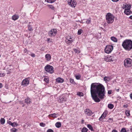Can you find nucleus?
Instances as JSON below:
<instances>
[{"instance_id": "c03bdc74", "label": "nucleus", "mask_w": 132, "mask_h": 132, "mask_svg": "<svg viewBox=\"0 0 132 132\" xmlns=\"http://www.w3.org/2000/svg\"><path fill=\"white\" fill-rule=\"evenodd\" d=\"M46 132H54V131L51 129H48Z\"/></svg>"}, {"instance_id": "49530a36", "label": "nucleus", "mask_w": 132, "mask_h": 132, "mask_svg": "<svg viewBox=\"0 0 132 132\" xmlns=\"http://www.w3.org/2000/svg\"><path fill=\"white\" fill-rule=\"evenodd\" d=\"M52 40H51L50 38H48L47 39V41L48 42H51Z\"/></svg>"}, {"instance_id": "f3484780", "label": "nucleus", "mask_w": 132, "mask_h": 132, "mask_svg": "<svg viewBox=\"0 0 132 132\" xmlns=\"http://www.w3.org/2000/svg\"><path fill=\"white\" fill-rule=\"evenodd\" d=\"M31 102V99L29 97H27L25 100V102L27 105L30 104Z\"/></svg>"}, {"instance_id": "423d86ee", "label": "nucleus", "mask_w": 132, "mask_h": 132, "mask_svg": "<svg viewBox=\"0 0 132 132\" xmlns=\"http://www.w3.org/2000/svg\"><path fill=\"white\" fill-rule=\"evenodd\" d=\"M115 56L114 54L112 55L111 56L108 55L105 57L104 59L107 62L113 61L114 60Z\"/></svg>"}, {"instance_id": "a18cd8bd", "label": "nucleus", "mask_w": 132, "mask_h": 132, "mask_svg": "<svg viewBox=\"0 0 132 132\" xmlns=\"http://www.w3.org/2000/svg\"><path fill=\"white\" fill-rule=\"evenodd\" d=\"M90 22V20H87L86 21V23L87 24H89Z\"/></svg>"}, {"instance_id": "bb28decb", "label": "nucleus", "mask_w": 132, "mask_h": 132, "mask_svg": "<svg viewBox=\"0 0 132 132\" xmlns=\"http://www.w3.org/2000/svg\"><path fill=\"white\" fill-rule=\"evenodd\" d=\"M108 107L110 109H112L114 107V105L112 104H110L108 105Z\"/></svg>"}, {"instance_id": "5fc2aeb1", "label": "nucleus", "mask_w": 132, "mask_h": 132, "mask_svg": "<svg viewBox=\"0 0 132 132\" xmlns=\"http://www.w3.org/2000/svg\"><path fill=\"white\" fill-rule=\"evenodd\" d=\"M113 2H116L118 1L119 0H112Z\"/></svg>"}, {"instance_id": "a878e982", "label": "nucleus", "mask_w": 132, "mask_h": 132, "mask_svg": "<svg viewBox=\"0 0 132 132\" xmlns=\"http://www.w3.org/2000/svg\"><path fill=\"white\" fill-rule=\"evenodd\" d=\"M49 117H52L53 118H56L57 117L56 114L55 113H54L52 114H49L48 116Z\"/></svg>"}, {"instance_id": "2f4dec72", "label": "nucleus", "mask_w": 132, "mask_h": 132, "mask_svg": "<svg viewBox=\"0 0 132 132\" xmlns=\"http://www.w3.org/2000/svg\"><path fill=\"white\" fill-rule=\"evenodd\" d=\"M77 54L79 53L80 52V51L79 50L75 49L73 50Z\"/></svg>"}, {"instance_id": "72a5a7b5", "label": "nucleus", "mask_w": 132, "mask_h": 132, "mask_svg": "<svg viewBox=\"0 0 132 132\" xmlns=\"http://www.w3.org/2000/svg\"><path fill=\"white\" fill-rule=\"evenodd\" d=\"M127 116H130V111L128 110H127L125 112Z\"/></svg>"}, {"instance_id": "37998d69", "label": "nucleus", "mask_w": 132, "mask_h": 132, "mask_svg": "<svg viewBox=\"0 0 132 132\" xmlns=\"http://www.w3.org/2000/svg\"><path fill=\"white\" fill-rule=\"evenodd\" d=\"M126 130L125 128H122L120 132H126Z\"/></svg>"}, {"instance_id": "9b49d317", "label": "nucleus", "mask_w": 132, "mask_h": 132, "mask_svg": "<svg viewBox=\"0 0 132 132\" xmlns=\"http://www.w3.org/2000/svg\"><path fill=\"white\" fill-rule=\"evenodd\" d=\"M68 4L72 7H74L76 6V2L74 0H71L70 1L69 0L68 2Z\"/></svg>"}, {"instance_id": "f03ea898", "label": "nucleus", "mask_w": 132, "mask_h": 132, "mask_svg": "<svg viewBox=\"0 0 132 132\" xmlns=\"http://www.w3.org/2000/svg\"><path fill=\"white\" fill-rule=\"evenodd\" d=\"M122 45L125 50L129 51L132 49V41L130 39H126L122 42Z\"/></svg>"}, {"instance_id": "4d7b16f0", "label": "nucleus", "mask_w": 132, "mask_h": 132, "mask_svg": "<svg viewBox=\"0 0 132 132\" xmlns=\"http://www.w3.org/2000/svg\"><path fill=\"white\" fill-rule=\"evenodd\" d=\"M123 107L126 108L127 107V106L125 105H124L123 106Z\"/></svg>"}, {"instance_id": "bf43d9fd", "label": "nucleus", "mask_w": 132, "mask_h": 132, "mask_svg": "<svg viewBox=\"0 0 132 132\" xmlns=\"http://www.w3.org/2000/svg\"><path fill=\"white\" fill-rule=\"evenodd\" d=\"M130 131H131L132 132V128L130 129Z\"/></svg>"}, {"instance_id": "e433bc0d", "label": "nucleus", "mask_w": 132, "mask_h": 132, "mask_svg": "<svg viewBox=\"0 0 132 132\" xmlns=\"http://www.w3.org/2000/svg\"><path fill=\"white\" fill-rule=\"evenodd\" d=\"M28 29L30 31H31L32 30V27H31V25H29L28 26Z\"/></svg>"}, {"instance_id": "c85d7f7f", "label": "nucleus", "mask_w": 132, "mask_h": 132, "mask_svg": "<svg viewBox=\"0 0 132 132\" xmlns=\"http://www.w3.org/2000/svg\"><path fill=\"white\" fill-rule=\"evenodd\" d=\"M87 127L91 131H93V128L91 125L89 124H88L87 125Z\"/></svg>"}, {"instance_id": "ea45409f", "label": "nucleus", "mask_w": 132, "mask_h": 132, "mask_svg": "<svg viewBox=\"0 0 132 132\" xmlns=\"http://www.w3.org/2000/svg\"><path fill=\"white\" fill-rule=\"evenodd\" d=\"M70 83L74 84L75 82L74 80L70 78Z\"/></svg>"}, {"instance_id": "412c9836", "label": "nucleus", "mask_w": 132, "mask_h": 132, "mask_svg": "<svg viewBox=\"0 0 132 132\" xmlns=\"http://www.w3.org/2000/svg\"><path fill=\"white\" fill-rule=\"evenodd\" d=\"M45 57L47 61H49L51 59V56L49 54H46L45 55Z\"/></svg>"}, {"instance_id": "3c124183", "label": "nucleus", "mask_w": 132, "mask_h": 132, "mask_svg": "<svg viewBox=\"0 0 132 132\" xmlns=\"http://www.w3.org/2000/svg\"><path fill=\"white\" fill-rule=\"evenodd\" d=\"M112 132H118V131L117 130L114 129L113 130Z\"/></svg>"}, {"instance_id": "473e14b6", "label": "nucleus", "mask_w": 132, "mask_h": 132, "mask_svg": "<svg viewBox=\"0 0 132 132\" xmlns=\"http://www.w3.org/2000/svg\"><path fill=\"white\" fill-rule=\"evenodd\" d=\"M77 95L80 96H83V93L80 92H78Z\"/></svg>"}, {"instance_id": "864d4df0", "label": "nucleus", "mask_w": 132, "mask_h": 132, "mask_svg": "<svg viewBox=\"0 0 132 132\" xmlns=\"http://www.w3.org/2000/svg\"><path fill=\"white\" fill-rule=\"evenodd\" d=\"M3 86L2 84V83H0V88H1Z\"/></svg>"}, {"instance_id": "ddd939ff", "label": "nucleus", "mask_w": 132, "mask_h": 132, "mask_svg": "<svg viewBox=\"0 0 132 132\" xmlns=\"http://www.w3.org/2000/svg\"><path fill=\"white\" fill-rule=\"evenodd\" d=\"M108 113V111L107 110H105L102 115L101 116L99 120L100 121H102L104 118L106 117Z\"/></svg>"}, {"instance_id": "79ce46f5", "label": "nucleus", "mask_w": 132, "mask_h": 132, "mask_svg": "<svg viewBox=\"0 0 132 132\" xmlns=\"http://www.w3.org/2000/svg\"><path fill=\"white\" fill-rule=\"evenodd\" d=\"M17 130V129L14 128H12L11 129L12 132H16Z\"/></svg>"}, {"instance_id": "09e8293b", "label": "nucleus", "mask_w": 132, "mask_h": 132, "mask_svg": "<svg viewBox=\"0 0 132 132\" xmlns=\"http://www.w3.org/2000/svg\"><path fill=\"white\" fill-rule=\"evenodd\" d=\"M111 90H109L108 91V94H111Z\"/></svg>"}, {"instance_id": "cd10ccee", "label": "nucleus", "mask_w": 132, "mask_h": 132, "mask_svg": "<svg viewBox=\"0 0 132 132\" xmlns=\"http://www.w3.org/2000/svg\"><path fill=\"white\" fill-rule=\"evenodd\" d=\"M0 122L2 125H3L5 122V120L4 118H1L0 120Z\"/></svg>"}, {"instance_id": "8fccbe9b", "label": "nucleus", "mask_w": 132, "mask_h": 132, "mask_svg": "<svg viewBox=\"0 0 132 132\" xmlns=\"http://www.w3.org/2000/svg\"><path fill=\"white\" fill-rule=\"evenodd\" d=\"M24 52L25 53H27V50L26 48L24 49Z\"/></svg>"}, {"instance_id": "13d9d810", "label": "nucleus", "mask_w": 132, "mask_h": 132, "mask_svg": "<svg viewBox=\"0 0 132 132\" xmlns=\"http://www.w3.org/2000/svg\"><path fill=\"white\" fill-rule=\"evenodd\" d=\"M84 120H83V119H82V120H81V122H82V123H84Z\"/></svg>"}, {"instance_id": "9d476101", "label": "nucleus", "mask_w": 132, "mask_h": 132, "mask_svg": "<svg viewBox=\"0 0 132 132\" xmlns=\"http://www.w3.org/2000/svg\"><path fill=\"white\" fill-rule=\"evenodd\" d=\"M84 113L85 114L90 116H91L93 113L88 109H87L84 110Z\"/></svg>"}, {"instance_id": "a211bd4d", "label": "nucleus", "mask_w": 132, "mask_h": 132, "mask_svg": "<svg viewBox=\"0 0 132 132\" xmlns=\"http://www.w3.org/2000/svg\"><path fill=\"white\" fill-rule=\"evenodd\" d=\"M57 82L59 83H62L64 81V79L60 77H58L56 78V79Z\"/></svg>"}, {"instance_id": "7ed1b4c3", "label": "nucleus", "mask_w": 132, "mask_h": 132, "mask_svg": "<svg viewBox=\"0 0 132 132\" xmlns=\"http://www.w3.org/2000/svg\"><path fill=\"white\" fill-rule=\"evenodd\" d=\"M106 22L108 23H112L114 21V16L110 13H108L106 15Z\"/></svg>"}, {"instance_id": "4468645a", "label": "nucleus", "mask_w": 132, "mask_h": 132, "mask_svg": "<svg viewBox=\"0 0 132 132\" xmlns=\"http://www.w3.org/2000/svg\"><path fill=\"white\" fill-rule=\"evenodd\" d=\"M122 8L125 10H129L131 8V6L129 4H123L122 7Z\"/></svg>"}, {"instance_id": "b1692460", "label": "nucleus", "mask_w": 132, "mask_h": 132, "mask_svg": "<svg viewBox=\"0 0 132 132\" xmlns=\"http://www.w3.org/2000/svg\"><path fill=\"white\" fill-rule=\"evenodd\" d=\"M55 126L56 127L59 128L61 126V123L60 122H57L55 124Z\"/></svg>"}, {"instance_id": "7c9ffc66", "label": "nucleus", "mask_w": 132, "mask_h": 132, "mask_svg": "<svg viewBox=\"0 0 132 132\" xmlns=\"http://www.w3.org/2000/svg\"><path fill=\"white\" fill-rule=\"evenodd\" d=\"M46 1L47 2L52 3L56 1V0H45V2Z\"/></svg>"}, {"instance_id": "f257e3e1", "label": "nucleus", "mask_w": 132, "mask_h": 132, "mask_svg": "<svg viewBox=\"0 0 132 132\" xmlns=\"http://www.w3.org/2000/svg\"><path fill=\"white\" fill-rule=\"evenodd\" d=\"M105 91L104 86L99 83H93L91 85L90 93L93 100L96 102L100 101V99L104 98Z\"/></svg>"}, {"instance_id": "a19ab883", "label": "nucleus", "mask_w": 132, "mask_h": 132, "mask_svg": "<svg viewBox=\"0 0 132 132\" xmlns=\"http://www.w3.org/2000/svg\"><path fill=\"white\" fill-rule=\"evenodd\" d=\"M65 42L68 45H70L72 43V42H71L68 41V40L67 41L66 39L65 40Z\"/></svg>"}, {"instance_id": "6e6552de", "label": "nucleus", "mask_w": 132, "mask_h": 132, "mask_svg": "<svg viewBox=\"0 0 132 132\" xmlns=\"http://www.w3.org/2000/svg\"><path fill=\"white\" fill-rule=\"evenodd\" d=\"M29 78H26L22 81L21 83V85H23L24 86H27L29 84Z\"/></svg>"}, {"instance_id": "f8f14e48", "label": "nucleus", "mask_w": 132, "mask_h": 132, "mask_svg": "<svg viewBox=\"0 0 132 132\" xmlns=\"http://www.w3.org/2000/svg\"><path fill=\"white\" fill-rule=\"evenodd\" d=\"M67 100V98L63 95L60 96V99L59 100V102L60 103H63Z\"/></svg>"}, {"instance_id": "58836bf2", "label": "nucleus", "mask_w": 132, "mask_h": 132, "mask_svg": "<svg viewBox=\"0 0 132 132\" xmlns=\"http://www.w3.org/2000/svg\"><path fill=\"white\" fill-rule=\"evenodd\" d=\"M44 81L47 83H48L49 81V79L48 78H45Z\"/></svg>"}, {"instance_id": "052dcab7", "label": "nucleus", "mask_w": 132, "mask_h": 132, "mask_svg": "<svg viewBox=\"0 0 132 132\" xmlns=\"http://www.w3.org/2000/svg\"><path fill=\"white\" fill-rule=\"evenodd\" d=\"M24 106V105H23L22 106Z\"/></svg>"}, {"instance_id": "de8ad7c7", "label": "nucleus", "mask_w": 132, "mask_h": 132, "mask_svg": "<svg viewBox=\"0 0 132 132\" xmlns=\"http://www.w3.org/2000/svg\"><path fill=\"white\" fill-rule=\"evenodd\" d=\"M31 56L32 57H35V54L34 53L31 54Z\"/></svg>"}, {"instance_id": "1a4fd4ad", "label": "nucleus", "mask_w": 132, "mask_h": 132, "mask_svg": "<svg viewBox=\"0 0 132 132\" xmlns=\"http://www.w3.org/2000/svg\"><path fill=\"white\" fill-rule=\"evenodd\" d=\"M56 33V30L55 29L51 30L48 32V35L50 36H55Z\"/></svg>"}, {"instance_id": "dca6fc26", "label": "nucleus", "mask_w": 132, "mask_h": 132, "mask_svg": "<svg viewBox=\"0 0 132 132\" xmlns=\"http://www.w3.org/2000/svg\"><path fill=\"white\" fill-rule=\"evenodd\" d=\"M7 123L10 125L12 126L13 127H15V126H18V125L17 123L15 122L12 123L11 121H7Z\"/></svg>"}, {"instance_id": "0eeeda50", "label": "nucleus", "mask_w": 132, "mask_h": 132, "mask_svg": "<svg viewBox=\"0 0 132 132\" xmlns=\"http://www.w3.org/2000/svg\"><path fill=\"white\" fill-rule=\"evenodd\" d=\"M113 49V46L112 45H107L104 49L105 52L107 54L111 53Z\"/></svg>"}, {"instance_id": "c9c22d12", "label": "nucleus", "mask_w": 132, "mask_h": 132, "mask_svg": "<svg viewBox=\"0 0 132 132\" xmlns=\"http://www.w3.org/2000/svg\"><path fill=\"white\" fill-rule=\"evenodd\" d=\"M82 30L81 29H80L78 30V34L79 35H80L82 33Z\"/></svg>"}, {"instance_id": "c756f323", "label": "nucleus", "mask_w": 132, "mask_h": 132, "mask_svg": "<svg viewBox=\"0 0 132 132\" xmlns=\"http://www.w3.org/2000/svg\"><path fill=\"white\" fill-rule=\"evenodd\" d=\"M88 129L85 127H83L81 130V132H87L88 130Z\"/></svg>"}, {"instance_id": "4be33fe9", "label": "nucleus", "mask_w": 132, "mask_h": 132, "mask_svg": "<svg viewBox=\"0 0 132 132\" xmlns=\"http://www.w3.org/2000/svg\"><path fill=\"white\" fill-rule=\"evenodd\" d=\"M73 38L69 36L67 37L66 39V40H68L70 42H73L74 41L75 39L74 38Z\"/></svg>"}, {"instance_id": "2eb2a0df", "label": "nucleus", "mask_w": 132, "mask_h": 132, "mask_svg": "<svg viewBox=\"0 0 132 132\" xmlns=\"http://www.w3.org/2000/svg\"><path fill=\"white\" fill-rule=\"evenodd\" d=\"M124 13L127 15H130L132 13V12L131 11L130 9L125 10L124 11Z\"/></svg>"}, {"instance_id": "aec40b11", "label": "nucleus", "mask_w": 132, "mask_h": 132, "mask_svg": "<svg viewBox=\"0 0 132 132\" xmlns=\"http://www.w3.org/2000/svg\"><path fill=\"white\" fill-rule=\"evenodd\" d=\"M47 6L48 7V8L50 9H51L52 11H55V9L54 7L52 5L47 4Z\"/></svg>"}, {"instance_id": "39448f33", "label": "nucleus", "mask_w": 132, "mask_h": 132, "mask_svg": "<svg viewBox=\"0 0 132 132\" xmlns=\"http://www.w3.org/2000/svg\"><path fill=\"white\" fill-rule=\"evenodd\" d=\"M45 70L47 72L52 74L54 72L53 68V67L50 65H46L44 68Z\"/></svg>"}, {"instance_id": "20e7f679", "label": "nucleus", "mask_w": 132, "mask_h": 132, "mask_svg": "<svg viewBox=\"0 0 132 132\" xmlns=\"http://www.w3.org/2000/svg\"><path fill=\"white\" fill-rule=\"evenodd\" d=\"M124 65L126 68H128L132 66V60L128 58L125 59L124 61Z\"/></svg>"}, {"instance_id": "4c0bfd02", "label": "nucleus", "mask_w": 132, "mask_h": 132, "mask_svg": "<svg viewBox=\"0 0 132 132\" xmlns=\"http://www.w3.org/2000/svg\"><path fill=\"white\" fill-rule=\"evenodd\" d=\"M40 125L42 127H45V126L46 125L45 123L41 122L40 123Z\"/></svg>"}, {"instance_id": "393cba45", "label": "nucleus", "mask_w": 132, "mask_h": 132, "mask_svg": "<svg viewBox=\"0 0 132 132\" xmlns=\"http://www.w3.org/2000/svg\"><path fill=\"white\" fill-rule=\"evenodd\" d=\"M111 39L112 41L114 42H117V39L115 37H111Z\"/></svg>"}, {"instance_id": "603ef678", "label": "nucleus", "mask_w": 132, "mask_h": 132, "mask_svg": "<svg viewBox=\"0 0 132 132\" xmlns=\"http://www.w3.org/2000/svg\"><path fill=\"white\" fill-rule=\"evenodd\" d=\"M115 89L117 92H119V88L117 89L115 88Z\"/></svg>"}, {"instance_id": "6ab92c4d", "label": "nucleus", "mask_w": 132, "mask_h": 132, "mask_svg": "<svg viewBox=\"0 0 132 132\" xmlns=\"http://www.w3.org/2000/svg\"><path fill=\"white\" fill-rule=\"evenodd\" d=\"M19 18V16L16 14H14L12 17V19L14 20H17Z\"/></svg>"}, {"instance_id": "6e6d98bb", "label": "nucleus", "mask_w": 132, "mask_h": 132, "mask_svg": "<svg viewBox=\"0 0 132 132\" xmlns=\"http://www.w3.org/2000/svg\"><path fill=\"white\" fill-rule=\"evenodd\" d=\"M129 18L130 19H132V15L130 16L129 17Z\"/></svg>"}, {"instance_id": "5701e85b", "label": "nucleus", "mask_w": 132, "mask_h": 132, "mask_svg": "<svg viewBox=\"0 0 132 132\" xmlns=\"http://www.w3.org/2000/svg\"><path fill=\"white\" fill-rule=\"evenodd\" d=\"M111 80V78L109 77L105 76L104 78V80L106 82L109 81Z\"/></svg>"}, {"instance_id": "f704fd0d", "label": "nucleus", "mask_w": 132, "mask_h": 132, "mask_svg": "<svg viewBox=\"0 0 132 132\" xmlns=\"http://www.w3.org/2000/svg\"><path fill=\"white\" fill-rule=\"evenodd\" d=\"M75 77L76 79L77 80H79L80 79L81 76L79 74L78 75H76Z\"/></svg>"}]
</instances>
